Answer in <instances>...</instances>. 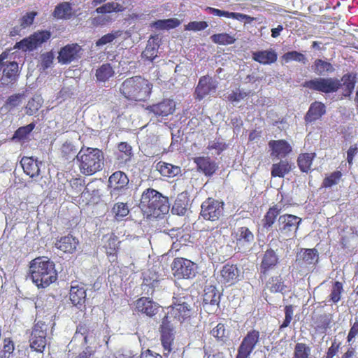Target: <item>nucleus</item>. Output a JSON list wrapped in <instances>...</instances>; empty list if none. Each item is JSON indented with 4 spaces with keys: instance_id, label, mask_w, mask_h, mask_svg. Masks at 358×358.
<instances>
[{
    "instance_id": "f257e3e1",
    "label": "nucleus",
    "mask_w": 358,
    "mask_h": 358,
    "mask_svg": "<svg viewBox=\"0 0 358 358\" xmlns=\"http://www.w3.org/2000/svg\"><path fill=\"white\" fill-rule=\"evenodd\" d=\"M356 84V76L352 73L344 74L341 79L337 78H316L303 83V86L311 90L324 94L336 92L342 88V95L350 97Z\"/></svg>"
},
{
    "instance_id": "f03ea898",
    "label": "nucleus",
    "mask_w": 358,
    "mask_h": 358,
    "mask_svg": "<svg viewBox=\"0 0 358 358\" xmlns=\"http://www.w3.org/2000/svg\"><path fill=\"white\" fill-rule=\"evenodd\" d=\"M139 208L147 217L161 218L169 211L168 198L158 191L148 188L142 195Z\"/></svg>"
},
{
    "instance_id": "7ed1b4c3",
    "label": "nucleus",
    "mask_w": 358,
    "mask_h": 358,
    "mask_svg": "<svg viewBox=\"0 0 358 358\" xmlns=\"http://www.w3.org/2000/svg\"><path fill=\"white\" fill-rule=\"evenodd\" d=\"M29 274L33 282L38 287L45 288L57 280L55 264L48 257H39L30 262Z\"/></svg>"
},
{
    "instance_id": "20e7f679",
    "label": "nucleus",
    "mask_w": 358,
    "mask_h": 358,
    "mask_svg": "<svg viewBox=\"0 0 358 358\" xmlns=\"http://www.w3.org/2000/svg\"><path fill=\"white\" fill-rule=\"evenodd\" d=\"M152 85L141 76L127 78L120 86V94L127 99L144 101L150 97Z\"/></svg>"
},
{
    "instance_id": "39448f33",
    "label": "nucleus",
    "mask_w": 358,
    "mask_h": 358,
    "mask_svg": "<svg viewBox=\"0 0 358 358\" xmlns=\"http://www.w3.org/2000/svg\"><path fill=\"white\" fill-rule=\"evenodd\" d=\"M76 159L80 172L85 176H92L103 166V154L97 148H82L76 155Z\"/></svg>"
},
{
    "instance_id": "423d86ee",
    "label": "nucleus",
    "mask_w": 358,
    "mask_h": 358,
    "mask_svg": "<svg viewBox=\"0 0 358 358\" xmlns=\"http://www.w3.org/2000/svg\"><path fill=\"white\" fill-rule=\"evenodd\" d=\"M194 306L192 295L187 291H182L173 297L172 304L168 308L169 310L164 318L168 320L169 317H173L181 323L191 317Z\"/></svg>"
},
{
    "instance_id": "0eeeda50",
    "label": "nucleus",
    "mask_w": 358,
    "mask_h": 358,
    "mask_svg": "<svg viewBox=\"0 0 358 358\" xmlns=\"http://www.w3.org/2000/svg\"><path fill=\"white\" fill-rule=\"evenodd\" d=\"M8 52L6 51L0 55V71H2L1 80L3 85L15 83L19 76L18 64L8 59Z\"/></svg>"
},
{
    "instance_id": "6e6552de",
    "label": "nucleus",
    "mask_w": 358,
    "mask_h": 358,
    "mask_svg": "<svg viewBox=\"0 0 358 358\" xmlns=\"http://www.w3.org/2000/svg\"><path fill=\"white\" fill-rule=\"evenodd\" d=\"M48 324L45 322L38 321L34 326L30 338L29 346L31 350L43 352L47 345Z\"/></svg>"
},
{
    "instance_id": "1a4fd4ad",
    "label": "nucleus",
    "mask_w": 358,
    "mask_h": 358,
    "mask_svg": "<svg viewBox=\"0 0 358 358\" xmlns=\"http://www.w3.org/2000/svg\"><path fill=\"white\" fill-rule=\"evenodd\" d=\"M173 275L178 279H189L196 275L197 266L193 262L185 258H176L171 264Z\"/></svg>"
},
{
    "instance_id": "9d476101",
    "label": "nucleus",
    "mask_w": 358,
    "mask_h": 358,
    "mask_svg": "<svg viewBox=\"0 0 358 358\" xmlns=\"http://www.w3.org/2000/svg\"><path fill=\"white\" fill-rule=\"evenodd\" d=\"M224 213V203L208 198L201 206V216L206 220H217Z\"/></svg>"
},
{
    "instance_id": "9b49d317",
    "label": "nucleus",
    "mask_w": 358,
    "mask_h": 358,
    "mask_svg": "<svg viewBox=\"0 0 358 358\" xmlns=\"http://www.w3.org/2000/svg\"><path fill=\"white\" fill-rule=\"evenodd\" d=\"M301 222L300 217L291 214H284L278 218L277 231L280 236H289L296 233Z\"/></svg>"
},
{
    "instance_id": "f8f14e48",
    "label": "nucleus",
    "mask_w": 358,
    "mask_h": 358,
    "mask_svg": "<svg viewBox=\"0 0 358 358\" xmlns=\"http://www.w3.org/2000/svg\"><path fill=\"white\" fill-rule=\"evenodd\" d=\"M127 176L122 171L114 172L108 178V187L110 189V194L113 198L117 199L127 189L129 184Z\"/></svg>"
},
{
    "instance_id": "ddd939ff",
    "label": "nucleus",
    "mask_w": 358,
    "mask_h": 358,
    "mask_svg": "<svg viewBox=\"0 0 358 358\" xmlns=\"http://www.w3.org/2000/svg\"><path fill=\"white\" fill-rule=\"evenodd\" d=\"M238 252L250 251L255 241L253 233L246 227H238L232 234Z\"/></svg>"
},
{
    "instance_id": "4468645a",
    "label": "nucleus",
    "mask_w": 358,
    "mask_h": 358,
    "mask_svg": "<svg viewBox=\"0 0 358 358\" xmlns=\"http://www.w3.org/2000/svg\"><path fill=\"white\" fill-rule=\"evenodd\" d=\"M260 333L253 329L249 331L243 337L238 348L236 358H248L259 342Z\"/></svg>"
},
{
    "instance_id": "2eb2a0df",
    "label": "nucleus",
    "mask_w": 358,
    "mask_h": 358,
    "mask_svg": "<svg viewBox=\"0 0 358 358\" xmlns=\"http://www.w3.org/2000/svg\"><path fill=\"white\" fill-rule=\"evenodd\" d=\"M50 37V33L47 31L36 32L28 38L16 43L15 48L23 51L32 50L47 41Z\"/></svg>"
},
{
    "instance_id": "dca6fc26",
    "label": "nucleus",
    "mask_w": 358,
    "mask_h": 358,
    "mask_svg": "<svg viewBox=\"0 0 358 358\" xmlns=\"http://www.w3.org/2000/svg\"><path fill=\"white\" fill-rule=\"evenodd\" d=\"M82 48L77 43L68 44L59 52L58 61L63 64H67L77 61L83 55Z\"/></svg>"
},
{
    "instance_id": "f3484780",
    "label": "nucleus",
    "mask_w": 358,
    "mask_h": 358,
    "mask_svg": "<svg viewBox=\"0 0 358 358\" xmlns=\"http://www.w3.org/2000/svg\"><path fill=\"white\" fill-rule=\"evenodd\" d=\"M217 84V81L209 76L201 77L195 89L196 99L201 100L207 95L215 93Z\"/></svg>"
},
{
    "instance_id": "a211bd4d",
    "label": "nucleus",
    "mask_w": 358,
    "mask_h": 358,
    "mask_svg": "<svg viewBox=\"0 0 358 358\" xmlns=\"http://www.w3.org/2000/svg\"><path fill=\"white\" fill-rule=\"evenodd\" d=\"M220 273L218 280L222 284L234 285L240 279L241 270L235 264L224 265Z\"/></svg>"
},
{
    "instance_id": "6ab92c4d",
    "label": "nucleus",
    "mask_w": 358,
    "mask_h": 358,
    "mask_svg": "<svg viewBox=\"0 0 358 358\" xmlns=\"http://www.w3.org/2000/svg\"><path fill=\"white\" fill-rule=\"evenodd\" d=\"M176 108V103L172 99H164L162 101L156 104H152L146 108L150 112L152 113L156 117H166L172 114Z\"/></svg>"
},
{
    "instance_id": "aec40b11",
    "label": "nucleus",
    "mask_w": 358,
    "mask_h": 358,
    "mask_svg": "<svg viewBox=\"0 0 358 358\" xmlns=\"http://www.w3.org/2000/svg\"><path fill=\"white\" fill-rule=\"evenodd\" d=\"M318 260V252L315 249H301L296 257V263L301 268L314 266Z\"/></svg>"
},
{
    "instance_id": "412c9836",
    "label": "nucleus",
    "mask_w": 358,
    "mask_h": 358,
    "mask_svg": "<svg viewBox=\"0 0 358 358\" xmlns=\"http://www.w3.org/2000/svg\"><path fill=\"white\" fill-rule=\"evenodd\" d=\"M173 340L174 335L172 328L169 326L168 320L164 318L161 325V341L165 355L172 350Z\"/></svg>"
},
{
    "instance_id": "4be33fe9",
    "label": "nucleus",
    "mask_w": 358,
    "mask_h": 358,
    "mask_svg": "<svg viewBox=\"0 0 358 358\" xmlns=\"http://www.w3.org/2000/svg\"><path fill=\"white\" fill-rule=\"evenodd\" d=\"M69 294L70 300L74 306L81 310L85 308L87 294L83 285H71Z\"/></svg>"
},
{
    "instance_id": "5701e85b",
    "label": "nucleus",
    "mask_w": 358,
    "mask_h": 358,
    "mask_svg": "<svg viewBox=\"0 0 358 358\" xmlns=\"http://www.w3.org/2000/svg\"><path fill=\"white\" fill-rule=\"evenodd\" d=\"M268 146L271 150V155L277 158H284L292 150L291 145L285 140L271 141Z\"/></svg>"
},
{
    "instance_id": "b1692460",
    "label": "nucleus",
    "mask_w": 358,
    "mask_h": 358,
    "mask_svg": "<svg viewBox=\"0 0 358 358\" xmlns=\"http://www.w3.org/2000/svg\"><path fill=\"white\" fill-rule=\"evenodd\" d=\"M252 58L254 61L261 64L269 65L277 61L278 54L275 50L269 48L268 50L252 52Z\"/></svg>"
},
{
    "instance_id": "393cba45",
    "label": "nucleus",
    "mask_w": 358,
    "mask_h": 358,
    "mask_svg": "<svg viewBox=\"0 0 358 358\" xmlns=\"http://www.w3.org/2000/svg\"><path fill=\"white\" fill-rule=\"evenodd\" d=\"M161 39L158 35L151 36L148 41L145 49L142 52V57L145 59L152 62L157 57Z\"/></svg>"
},
{
    "instance_id": "a878e982",
    "label": "nucleus",
    "mask_w": 358,
    "mask_h": 358,
    "mask_svg": "<svg viewBox=\"0 0 358 358\" xmlns=\"http://www.w3.org/2000/svg\"><path fill=\"white\" fill-rule=\"evenodd\" d=\"M206 10L211 15L218 17H224L226 18H231L234 20H236L238 21L246 20L248 23H250L254 20V17H250V15L239 13H233L229 12L226 10H220L217 8L207 7Z\"/></svg>"
},
{
    "instance_id": "bb28decb",
    "label": "nucleus",
    "mask_w": 358,
    "mask_h": 358,
    "mask_svg": "<svg viewBox=\"0 0 358 358\" xmlns=\"http://www.w3.org/2000/svg\"><path fill=\"white\" fill-rule=\"evenodd\" d=\"M199 171L206 176H211L216 171L217 166L214 161L208 157H197L193 159Z\"/></svg>"
},
{
    "instance_id": "cd10ccee",
    "label": "nucleus",
    "mask_w": 358,
    "mask_h": 358,
    "mask_svg": "<svg viewBox=\"0 0 358 358\" xmlns=\"http://www.w3.org/2000/svg\"><path fill=\"white\" fill-rule=\"evenodd\" d=\"M159 306L157 303L146 297H141L136 301V309L148 316L155 315L158 310Z\"/></svg>"
},
{
    "instance_id": "c85d7f7f",
    "label": "nucleus",
    "mask_w": 358,
    "mask_h": 358,
    "mask_svg": "<svg viewBox=\"0 0 358 358\" xmlns=\"http://www.w3.org/2000/svg\"><path fill=\"white\" fill-rule=\"evenodd\" d=\"M79 244L78 240L71 234L61 237L55 243V247L64 252L73 253Z\"/></svg>"
},
{
    "instance_id": "c756f323",
    "label": "nucleus",
    "mask_w": 358,
    "mask_h": 358,
    "mask_svg": "<svg viewBox=\"0 0 358 358\" xmlns=\"http://www.w3.org/2000/svg\"><path fill=\"white\" fill-rule=\"evenodd\" d=\"M326 113V106L320 101L312 103L305 115V121L307 123L315 122L322 117Z\"/></svg>"
},
{
    "instance_id": "7c9ffc66",
    "label": "nucleus",
    "mask_w": 358,
    "mask_h": 358,
    "mask_svg": "<svg viewBox=\"0 0 358 358\" xmlns=\"http://www.w3.org/2000/svg\"><path fill=\"white\" fill-rule=\"evenodd\" d=\"M24 172L31 178L38 176L40 174L39 165L41 162L35 160L33 157H24L20 161Z\"/></svg>"
},
{
    "instance_id": "2f4dec72",
    "label": "nucleus",
    "mask_w": 358,
    "mask_h": 358,
    "mask_svg": "<svg viewBox=\"0 0 358 358\" xmlns=\"http://www.w3.org/2000/svg\"><path fill=\"white\" fill-rule=\"evenodd\" d=\"M278 262V257L275 252L272 249H268L263 255L261 271L266 273L268 270L273 269Z\"/></svg>"
},
{
    "instance_id": "473e14b6",
    "label": "nucleus",
    "mask_w": 358,
    "mask_h": 358,
    "mask_svg": "<svg viewBox=\"0 0 358 358\" xmlns=\"http://www.w3.org/2000/svg\"><path fill=\"white\" fill-rule=\"evenodd\" d=\"M312 70L316 75L324 76L334 72L335 69L330 62L321 59H316L312 66Z\"/></svg>"
},
{
    "instance_id": "72a5a7b5",
    "label": "nucleus",
    "mask_w": 358,
    "mask_h": 358,
    "mask_svg": "<svg viewBox=\"0 0 358 358\" xmlns=\"http://www.w3.org/2000/svg\"><path fill=\"white\" fill-rule=\"evenodd\" d=\"M210 335L214 337L217 343L221 345L226 343L229 341V331L222 323L217 324L210 332Z\"/></svg>"
},
{
    "instance_id": "f704fd0d",
    "label": "nucleus",
    "mask_w": 358,
    "mask_h": 358,
    "mask_svg": "<svg viewBox=\"0 0 358 358\" xmlns=\"http://www.w3.org/2000/svg\"><path fill=\"white\" fill-rule=\"evenodd\" d=\"M188 199L185 194L181 193L178 195L172 206L171 212L178 215H184L187 211Z\"/></svg>"
},
{
    "instance_id": "c9c22d12",
    "label": "nucleus",
    "mask_w": 358,
    "mask_h": 358,
    "mask_svg": "<svg viewBox=\"0 0 358 358\" xmlns=\"http://www.w3.org/2000/svg\"><path fill=\"white\" fill-rule=\"evenodd\" d=\"M292 170V164L287 160H280L278 163L273 164L271 167L272 177L283 178Z\"/></svg>"
},
{
    "instance_id": "e433bc0d",
    "label": "nucleus",
    "mask_w": 358,
    "mask_h": 358,
    "mask_svg": "<svg viewBox=\"0 0 358 358\" xmlns=\"http://www.w3.org/2000/svg\"><path fill=\"white\" fill-rule=\"evenodd\" d=\"M156 169L162 176L169 178L176 176L180 173V168L179 166L164 162H158L156 165Z\"/></svg>"
},
{
    "instance_id": "4c0bfd02",
    "label": "nucleus",
    "mask_w": 358,
    "mask_h": 358,
    "mask_svg": "<svg viewBox=\"0 0 358 358\" xmlns=\"http://www.w3.org/2000/svg\"><path fill=\"white\" fill-rule=\"evenodd\" d=\"M180 24V21L177 18L158 20L150 24V27L157 30H169L176 28Z\"/></svg>"
},
{
    "instance_id": "58836bf2",
    "label": "nucleus",
    "mask_w": 358,
    "mask_h": 358,
    "mask_svg": "<svg viewBox=\"0 0 358 358\" xmlns=\"http://www.w3.org/2000/svg\"><path fill=\"white\" fill-rule=\"evenodd\" d=\"M220 301V293L215 286H209L205 288L203 294V303L210 305H218Z\"/></svg>"
},
{
    "instance_id": "ea45409f",
    "label": "nucleus",
    "mask_w": 358,
    "mask_h": 358,
    "mask_svg": "<svg viewBox=\"0 0 358 358\" xmlns=\"http://www.w3.org/2000/svg\"><path fill=\"white\" fill-rule=\"evenodd\" d=\"M115 74V71L108 63L103 64L100 66L96 70L95 76L99 82H106L112 78Z\"/></svg>"
},
{
    "instance_id": "a19ab883",
    "label": "nucleus",
    "mask_w": 358,
    "mask_h": 358,
    "mask_svg": "<svg viewBox=\"0 0 358 358\" xmlns=\"http://www.w3.org/2000/svg\"><path fill=\"white\" fill-rule=\"evenodd\" d=\"M280 211L281 208L278 205L270 208L262 220L263 227L267 229L271 227Z\"/></svg>"
},
{
    "instance_id": "79ce46f5",
    "label": "nucleus",
    "mask_w": 358,
    "mask_h": 358,
    "mask_svg": "<svg viewBox=\"0 0 358 358\" xmlns=\"http://www.w3.org/2000/svg\"><path fill=\"white\" fill-rule=\"evenodd\" d=\"M315 157V153H304L300 155L297 160L300 170L303 172L309 171L311 169L313 160Z\"/></svg>"
},
{
    "instance_id": "37998d69",
    "label": "nucleus",
    "mask_w": 358,
    "mask_h": 358,
    "mask_svg": "<svg viewBox=\"0 0 358 358\" xmlns=\"http://www.w3.org/2000/svg\"><path fill=\"white\" fill-rule=\"evenodd\" d=\"M92 338V332H90L85 326L80 324L77 327L76 332L73 337L74 341L81 339L85 344H92L91 340Z\"/></svg>"
},
{
    "instance_id": "c03bdc74",
    "label": "nucleus",
    "mask_w": 358,
    "mask_h": 358,
    "mask_svg": "<svg viewBox=\"0 0 358 358\" xmlns=\"http://www.w3.org/2000/svg\"><path fill=\"white\" fill-rule=\"evenodd\" d=\"M268 289L273 293L280 292L283 294L285 292L287 286L284 284L280 276L272 277L267 283Z\"/></svg>"
},
{
    "instance_id": "a18cd8bd",
    "label": "nucleus",
    "mask_w": 358,
    "mask_h": 358,
    "mask_svg": "<svg viewBox=\"0 0 358 358\" xmlns=\"http://www.w3.org/2000/svg\"><path fill=\"white\" fill-rule=\"evenodd\" d=\"M104 241L103 247L106 249V252L108 255H113L117 248L119 242L115 236L110 234L104 236L103 238Z\"/></svg>"
},
{
    "instance_id": "49530a36",
    "label": "nucleus",
    "mask_w": 358,
    "mask_h": 358,
    "mask_svg": "<svg viewBox=\"0 0 358 358\" xmlns=\"http://www.w3.org/2000/svg\"><path fill=\"white\" fill-rule=\"evenodd\" d=\"M221 238V234L218 231L212 233L206 239L204 243L205 249L208 252L213 254L217 251V247L220 245L217 238Z\"/></svg>"
},
{
    "instance_id": "de8ad7c7",
    "label": "nucleus",
    "mask_w": 358,
    "mask_h": 358,
    "mask_svg": "<svg viewBox=\"0 0 358 358\" xmlns=\"http://www.w3.org/2000/svg\"><path fill=\"white\" fill-rule=\"evenodd\" d=\"M43 99L41 96H34L25 106V112L28 115H33L42 106Z\"/></svg>"
},
{
    "instance_id": "09e8293b",
    "label": "nucleus",
    "mask_w": 358,
    "mask_h": 358,
    "mask_svg": "<svg viewBox=\"0 0 358 358\" xmlns=\"http://www.w3.org/2000/svg\"><path fill=\"white\" fill-rule=\"evenodd\" d=\"M71 6L69 3H62L56 6L54 10V16L60 19L70 18L71 16Z\"/></svg>"
},
{
    "instance_id": "8fccbe9b",
    "label": "nucleus",
    "mask_w": 358,
    "mask_h": 358,
    "mask_svg": "<svg viewBox=\"0 0 358 358\" xmlns=\"http://www.w3.org/2000/svg\"><path fill=\"white\" fill-rule=\"evenodd\" d=\"M310 348L303 343H297L295 345L292 358H310Z\"/></svg>"
},
{
    "instance_id": "3c124183",
    "label": "nucleus",
    "mask_w": 358,
    "mask_h": 358,
    "mask_svg": "<svg viewBox=\"0 0 358 358\" xmlns=\"http://www.w3.org/2000/svg\"><path fill=\"white\" fill-rule=\"evenodd\" d=\"M210 39L213 43L222 45L233 44L236 41L232 36L227 33L213 34Z\"/></svg>"
},
{
    "instance_id": "603ef678",
    "label": "nucleus",
    "mask_w": 358,
    "mask_h": 358,
    "mask_svg": "<svg viewBox=\"0 0 358 358\" xmlns=\"http://www.w3.org/2000/svg\"><path fill=\"white\" fill-rule=\"evenodd\" d=\"M35 127L34 122L29 124L27 126L21 127L15 132L13 139L14 140H23L25 139L28 135L33 131Z\"/></svg>"
},
{
    "instance_id": "864d4df0",
    "label": "nucleus",
    "mask_w": 358,
    "mask_h": 358,
    "mask_svg": "<svg viewBox=\"0 0 358 358\" xmlns=\"http://www.w3.org/2000/svg\"><path fill=\"white\" fill-rule=\"evenodd\" d=\"M282 59L285 62L296 61L298 62H301L303 64H306L307 61L306 57L303 54L294 50L289 51L285 53L282 55Z\"/></svg>"
},
{
    "instance_id": "5fc2aeb1",
    "label": "nucleus",
    "mask_w": 358,
    "mask_h": 358,
    "mask_svg": "<svg viewBox=\"0 0 358 358\" xmlns=\"http://www.w3.org/2000/svg\"><path fill=\"white\" fill-rule=\"evenodd\" d=\"M113 213L117 220H122L124 217L127 216L129 213V208L124 203H117L115 204L112 209Z\"/></svg>"
},
{
    "instance_id": "6e6d98bb",
    "label": "nucleus",
    "mask_w": 358,
    "mask_h": 358,
    "mask_svg": "<svg viewBox=\"0 0 358 358\" xmlns=\"http://www.w3.org/2000/svg\"><path fill=\"white\" fill-rule=\"evenodd\" d=\"M21 103V95L19 94H13L10 96L5 104L3 106L1 109H4L6 111H11L15 108L20 106Z\"/></svg>"
},
{
    "instance_id": "4d7b16f0",
    "label": "nucleus",
    "mask_w": 358,
    "mask_h": 358,
    "mask_svg": "<svg viewBox=\"0 0 358 358\" xmlns=\"http://www.w3.org/2000/svg\"><path fill=\"white\" fill-rule=\"evenodd\" d=\"M75 90L72 85L64 86L56 96L58 103H62L74 95Z\"/></svg>"
},
{
    "instance_id": "13d9d810",
    "label": "nucleus",
    "mask_w": 358,
    "mask_h": 358,
    "mask_svg": "<svg viewBox=\"0 0 358 358\" xmlns=\"http://www.w3.org/2000/svg\"><path fill=\"white\" fill-rule=\"evenodd\" d=\"M118 150L120 152L119 158H121L124 162H127L130 159L132 154L131 147L125 142H122L118 145Z\"/></svg>"
},
{
    "instance_id": "bf43d9fd",
    "label": "nucleus",
    "mask_w": 358,
    "mask_h": 358,
    "mask_svg": "<svg viewBox=\"0 0 358 358\" xmlns=\"http://www.w3.org/2000/svg\"><path fill=\"white\" fill-rule=\"evenodd\" d=\"M341 176L342 173L340 171L332 173L329 176L324 179L322 186L327 188L338 184Z\"/></svg>"
},
{
    "instance_id": "052dcab7",
    "label": "nucleus",
    "mask_w": 358,
    "mask_h": 358,
    "mask_svg": "<svg viewBox=\"0 0 358 358\" xmlns=\"http://www.w3.org/2000/svg\"><path fill=\"white\" fill-rule=\"evenodd\" d=\"M14 345L11 341H4L2 350H0V358H13Z\"/></svg>"
},
{
    "instance_id": "680f3d73",
    "label": "nucleus",
    "mask_w": 358,
    "mask_h": 358,
    "mask_svg": "<svg viewBox=\"0 0 358 358\" xmlns=\"http://www.w3.org/2000/svg\"><path fill=\"white\" fill-rule=\"evenodd\" d=\"M343 285L341 282L336 281L334 283L330 294V299L334 303H337L341 299V294L343 292Z\"/></svg>"
},
{
    "instance_id": "e2e57ef3",
    "label": "nucleus",
    "mask_w": 358,
    "mask_h": 358,
    "mask_svg": "<svg viewBox=\"0 0 358 358\" xmlns=\"http://www.w3.org/2000/svg\"><path fill=\"white\" fill-rule=\"evenodd\" d=\"M250 92H246L243 90L238 88L229 94L228 99L231 102H238L248 96Z\"/></svg>"
},
{
    "instance_id": "0e129e2a",
    "label": "nucleus",
    "mask_w": 358,
    "mask_h": 358,
    "mask_svg": "<svg viewBox=\"0 0 358 358\" xmlns=\"http://www.w3.org/2000/svg\"><path fill=\"white\" fill-rule=\"evenodd\" d=\"M208 24L205 21H193L185 25V30L199 31L206 29Z\"/></svg>"
},
{
    "instance_id": "69168bd1",
    "label": "nucleus",
    "mask_w": 358,
    "mask_h": 358,
    "mask_svg": "<svg viewBox=\"0 0 358 358\" xmlns=\"http://www.w3.org/2000/svg\"><path fill=\"white\" fill-rule=\"evenodd\" d=\"M293 314H294L293 306H292V305L286 306L285 308V320H284L282 324L280 327V329L287 327L289 325V324L292 320Z\"/></svg>"
},
{
    "instance_id": "338daca9",
    "label": "nucleus",
    "mask_w": 358,
    "mask_h": 358,
    "mask_svg": "<svg viewBox=\"0 0 358 358\" xmlns=\"http://www.w3.org/2000/svg\"><path fill=\"white\" fill-rule=\"evenodd\" d=\"M226 144L219 141H213L208 143L207 149L209 150H215L216 155H220L226 149Z\"/></svg>"
},
{
    "instance_id": "774afa93",
    "label": "nucleus",
    "mask_w": 358,
    "mask_h": 358,
    "mask_svg": "<svg viewBox=\"0 0 358 358\" xmlns=\"http://www.w3.org/2000/svg\"><path fill=\"white\" fill-rule=\"evenodd\" d=\"M62 153L66 156L67 159L71 157V155H74L76 153L75 146L70 142H65L62 147Z\"/></svg>"
}]
</instances>
